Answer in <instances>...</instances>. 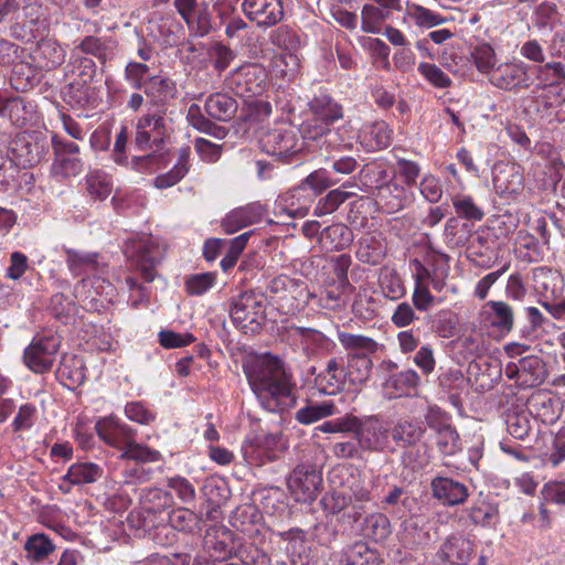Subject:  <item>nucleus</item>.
Segmentation results:
<instances>
[{
    "instance_id": "1",
    "label": "nucleus",
    "mask_w": 565,
    "mask_h": 565,
    "mask_svg": "<svg viewBox=\"0 0 565 565\" xmlns=\"http://www.w3.org/2000/svg\"><path fill=\"white\" fill-rule=\"evenodd\" d=\"M244 373L264 409L282 413L296 405L292 374L279 358L269 353L256 356L244 364Z\"/></svg>"
},
{
    "instance_id": "2",
    "label": "nucleus",
    "mask_w": 565,
    "mask_h": 565,
    "mask_svg": "<svg viewBox=\"0 0 565 565\" xmlns=\"http://www.w3.org/2000/svg\"><path fill=\"white\" fill-rule=\"evenodd\" d=\"M46 136L38 131H22L10 142L8 159L1 158L0 169H28L39 164L49 151Z\"/></svg>"
},
{
    "instance_id": "3",
    "label": "nucleus",
    "mask_w": 565,
    "mask_h": 565,
    "mask_svg": "<svg viewBox=\"0 0 565 565\" xmlns=\"http://www.w3.org/2000/svg\"><path fill=\"white\" fill-rule=\"evenodd\" d=\"M125 255L139 270L142 279L147 282L154 280L156 268L166 255V247L152 236L132 238L125 244Z\"/></svg>"
},
{
    "instance_id": "4",
    "label": "nucleus",
    "mask_w": 565,
    "mask_h": 565,
    "mask_svg": "<svg viewBox=\"0 0 565 565\" xmlns=\"http://www.w3.org/2000/svg\"><path fill=\"white\" fill-rule=\"evenodd\" d=\"M168 114L163 110H148L135 125V146L141 151H159L170 138Z\"/></svg>"
},
{
    "instance_id": "5",
    "label": "nucleus",
    "mask_w": 565,
    "mask_h": 565,
    "mask_svg": "<svg viewBox=\"0 0 565 565\" xmlns=\"http://www.w3.org/2000/svg\"><path fill=\"white\" fill-rule=\"evenodd\" d=\"M266 297L254 290L239 294L232 302L231 318L244 332H259L266 321Z\"/></svg>"
},
{
    "instance_id": "6",
    "label": "nucleus",
    "mask_w": 565,
    "mask_h": 565,
    "mask_svg": "<svg viewBox=\"0 0 565 565\" xmlns=\"http://www.w3.org/2000/svg\"><path fill=\"white\" fill-rule=\"evenodd\" d=\"M61 342V337L57 333L38 334L24 350L25 365L38 374L49 372L54 364Z\"/></svg>"
},
{
    "instance_id": "7",
    "label": "nucleus",
    "mask_w": 565,
    "mask_h": 565,
    "mask_svg": "<svg viewBox=\"0 0 565 565\" xmlns=\"http://www.w3.org/2000/svg\"><path fill=\"white\" fill-rule=\"evenodd\" d=\"M266 83L267 72L256 63L235 68L224 81L226 88L239 97L260 95L265 90Z\"/></svg>"
},
{
    "instance_id": "8",
    "label": "nucleus",
    "mask_w": 565,
    "mask_h": 565,
    "mask_svg": "<svg viewBox=\"0 0 565 565\" xmlns=\"http://www.w3.org/2000/svg\"><path fill=\"white\" fill-rule=\"evenodd\" d=\"M269 290L276 296L280 306L286 307L288 311L300 310L305 308L313 295L309 291L308 284L300 278L279 275L269 284Z\"/></svg>"
},
{
    "instance_id": "9",
    "label": "nucleus",
    "mask_w": 565,
    "mask_h": 565,
    "mask_svg": "<svg viewBox=\"0 0 565 565\" xmlns=\"http://www.w3.org/2000/svg\"><path fill=\"white\" fill-rule=\"evenodd\" d=\"M321 484V472L313 465L307 463L296 466L287 479L291 494L302 503L315 501Z\"/></svg>"
},
{
    "instance_id": "10",
    "label": "nucleus",
    "mask_w": 565,
    "mask_h": 565,
    "mask_svg": "<svg viewBox=\"0 0 565 565\" xmlns=\"http://www.w3.org/2000/svg\"><path fill=\"white\" fill-rule=\"evenodd\" d=\"M260 146L266 153L288 162L302 150L303 143L294 128H276L262 137Z\"/></svg>"
},
{
    "instance_id": "11",
    "label": "nucleus",
    "mask_w": 565,
    "mask_h": 565,
    "mask_svg": "<svg viewBox=\"0 0 565 565\" xmlns=\"http://www.w3.org/2000/svg\"><path fill=\"white\" fill-rule=\"evenodd\" d=\"M530 70L531 67L521 61L505 62L499 64L488 79L491 85L505 92L529 89L533 85Z\"/></svg>"
},
{
    "instance_id": "12",
    "label": "nucleus",
    "mask_w": 565,
    "mask_h": 565,
    "mask_svg": "<svg viewBox=\"0 0 565 565\" xmlns=\"http://www.w3.org/2000/svg\"><path fill=\"white\" fill-rule=\"evenodd\" d=\"M354 439L364 451L380 452L388 446L390 429L376 417H358Z\"/></svg>"
},
{
    "instance_id": "13",
    "label": "nucleus",
    "mask_w": 565,
    "mask_h": 565,
    "mask_svg": "<svg viewBox=\"0 0 565 565\" xmlns=\"http://www.w3.org/2000/svg\"><path fill=\"white\" fill-rule=\"evenodd\" d=\"M142 92L148 110H163L164 114L178 96L177 83L163 75L148 76Z\"/></svg>"
},
{
    "instance_id": "14",
    "label": "nucleus",
    "mask_w": 565,
    "mask_h": 565,
    "mask_svg": "<svg viewBox=\"0 0 565 565\" xmlns=\"http://www.w3.org/2000/svg\"><path fill=\"white\" fill-rule=\"evenodd\" d=\"M52 147L55 156L52 171L55 175L70 178L82 171L83 162L79 158V146L77 143L54 136Z\"/></svg>"
},
{
    "instance_id": "15",
    "label": "nucleus",
    "mask_w": 565,
    "mask_h": 565,
    "mask_svg": "<svg viewBox=\"0 0 565 565\" xmlns=\"http://www.w3.org/2000/svg\"><path fill=\"white\" fill-rule=\"evenodd\" d=\"M493 186L495 192L508 200L515 199L523 192V170L513 162H501L493 168Z\"/></svg>"
},
{
    "instance_id": "16",
    "label": "nucleus",
    "mask_w": 565,
    "mask_h": 565,
    "mask_svg": "<svg viewBox=\"0 0 565 565\" xmlns=\"http://www.w3.org/2000/svg\"><path fill=\"white\" fill-rule=\"evenodd\" d=\"M476 543L463 534H452L445 539L437 556L449 565H468L475 555Z\"/></svg>"
},
{
    "instance_id": "17",
    "label": "nucleus",
    "mask_w": 565,
    "mask_h": 565,
    "mask_svg": "<svg viewBox=\"0 0 565 565\" xmlns=\"http://www.w3.org/2000/svg\"><path fill=\"white\" fill-rule=\"evenodd\" d=\"M245 15L259 26H273L285 15L281 0H244L242 4Z\"/></svg>"
},
{
    "instance_id": "18",
    "label": "nucleus",
    "mask_w": 565,
    "mask_h": 565,
    "mask_svg": "<svg viewBox=\"0 0 565 565\" xmlns=\"http://www.w3.org/2000/svg\"><path fill=\"white\" fill-rule=\"evenodd\" d=\"M347 375L342 358L333 356L313 379L315 387L324 395H337L345 387Z\"/></svg>"
},
{
    "instance_id": "19",
    "label": "nucleus",
    "mask_w": 565,
    "mask_h": 565,
    "mask_svg": "<svg viewBox=\"0 0 565 565\" xmlns=\"http://www.w3.org/2000/svg\"><path fill=\"white\" fill-rule=\"evenodd\" d=\"M431 497L443 505L462 504L469 497L468 487L452 478L436 476L430 480Z\"/></svg>"
},
{
    "instance_id": "20",
    "label": "nucleus",
    "mask_w": 565,
    "mask_h": 565,
    "mask_svg": "<svg viewBox=\"0 0 565 565\" xmlns=\"http://www.w3.org/2000/svg\"><path fill=\"white\" fill-rule=\"evenodd\" d=\"M480 320L500 333L508 334L514 327V310L505 301L490 300L482 306Z\"/></svg>"
},
{
    "instance_id": "21",
    "label": "nucleus",
    "mask_w": 565,
    "mask_h": 565,
    "mask_svg": "<svg viewBox=\"0 0 565 565\" xmlns=\"http://www.w3.org/2000/svg\"><path fill=\"white\" fill-rule=\"evenodd\" d=\"M95 429L106 444L122 450L135 438V430L113 416L99 419Z\"/></svg>"
},
{
    "instance_id": "22",
    "label": "nucleus",
    "mask_w": 565,
    "mask_h": 565,
    "mask_svg": "<svg viewBox=\"0 0 565 565\" xmlns=\"http://www.w3.org/2000/svg\"><path fill=\"white\" fill-rule=\"evenodd\" d=\"M267 210L259 202H253L231 211L222 220L221 226L227 234H233L243 227L255 224L263 220Z\"/></svg>"
},
{
    "instance_id": "23",
    "label": "nucleus",
    "mask_w": 565,
    "mask_h": 565,
    "mask_svg": "<svg viewBox=\"0 0 565 565\" xmlns=\"http://www.w3.org/2000/svg\"><path fill=\"white\" fill-rule=\"evenodd\" d=\"M420 383V377L415 370H405L388 375L383 388L390 399L415 395Z\"/></svg>"
},
{
    "instance_id": "24",
    "label": "nucleus",
    "mask_w": 565,
    "mask_h": 565,
    "mask_svg": "<svg viewBox=\"0 0 565 565\" xmlns=\"http://www.w3.org/2000/svg\"><path fill=\"white\" fill-rule=\"evenodd\" d=\"M469 258L476 267L490 269L499 259L495 241L477 235L468 246Z\"/></svg>"
},
{
    "instance_id": "25",
    "label": "nucleus",
    "mask_w": 565,
    "mask_h": 565,
    "mask_svg": "<svg viewBox=\"0 0 565 565\" xmlns=\"http://www.w3.org/2000/svg\"><path fill=\"white\" fill-rule=\"evenodd\" d=\"M204 109L210 118L220 122H227L235 117L238 103L227 93L216 92L206 97Z\"/></svg>"
},
{
    "instance_id": "26",
    "label": "nucleus",
    "mask_w": 565,
    "mask_h": 565,
    "mask_svg": "<svg viewBox=\"0 0 565 565\" xmlns=\"http://www.w3.org/2000/svg\"><path fill=\"white\" fill-rule=\"evenodd\" d=\"M174 6L190 28L196 26L198 32L205 34L210 30V18L205 2L198 0H174Z\"/></svg>"
},
{
    "instance_id": "27",
    "label": "nucleus",
    "mask_w": 565,
    "mask_h": 565,
    "mask_svg": "<svg viewBox=\"0 0 565 565\" xmlns=\"http://www.w3.org/2000/svg\"><path fill=\"white\" fill-rule=\"evenodd\" d=\"M425 434L426 427L423 423L407 418L398 419L390 430V436L401 448L418 445Z\"/></svg>"
},
{
    "instance_id": "28",
    "label": "nucleus",
    "mask_w": 565,
    "mask_h": 565,
    "mask_svg": "<svg viewBox=\"0 0 565 565\" xmlns=\"http://www.w3.org/2000/svg\"><path fill=\"white\" fill-rule=\"evenodd\" d=\"M349 498L350 502L345 503L340 521L343 524L352 526L365 513L366 505L371 502L372 498L370 490L360 483L350 487Z\"/></svg>"
},
{
    "instance_id": "29",
    "label": "nucleus",
    "mask_w": 565,
    "mask_h": 565,
    "mask_svg": "<svg viewBox=\"0 0 565 565\" xmlns=\"http://www.w3.org/2000/svg\"><path fill=\"white\" fill-rule=\"evenodd\" d=\"M263 516L259 510L253 504H244L233 511L231 525L249 537L258 536L262 532Z\"/></svg>"
},
{
    "instance_id": "30",
    "label": "nucleus",
    "mask_w": 565,
    "mask_h": 565,
    "mask_svg": "<svg viewBox=\"0 0 565 565\" xmlns=\"http://www.w3.org/2000/svg\"><path fill=\"white\" fill-rule=\"evenodd\" d=\"M352 242V230L342 223L324 227L318 239L321 249L326 252L343 250L348 248Z\"/></svg>"
},
{
    "instance_id": "31",
    "label": "nucleus",
    "mask_w": 565,
    "mask_h": 565,
    "mask_svg": "<svg viewBox=\"0 0 565 565\" xmlns=\"http://www.w3.org/2000/svg\"><path fill=\"white\" fill-rule=\"evenodd\" d=\"M532 99L535 104L536 113L543 117L552 108L565 102V83L548 84L544 88H533Z\"/></svg>"
},
{
    "instance_id": "32",
    "label": "nucleus",
    "mask_w": 565,
    "mask_h": 565,
    "mask_svg": "<svg viewBox=\"0 0 565 565\" xmlns=\"http://www.w3.org/2000/svg\"><path fill=\"white\" fill-rule=\"evenodd\" d=\"M373 369V361L370 355L359 353L347 354V366L344 367L347 380L353 386H363L370 380Z\"/></svg>"
},
{
    "instance_id": "33",
    "label": "nucleus",
    "mask_w": 565,
    "mask_h": 565,
    "mask_svg": "<svg viewBox=\"0 0 565 565\" xmlns=\"http://www.w3.org/2000/svg\"><path fill=\"white\" fill-rule=\"evenodd\" d=\"M310 115L322 120L330 126L343 117V109L329 95L322 94L315 96L308 104Z\"/></svg>"
},
{
    "instance_id": "34",
    "label": "nucleus",
    "mask_w": 565,
    "mask_h": 565,
    "mask_svg": "<svg viewBox=\"0 0 565 565\" xmlns=\"http://www.w3.org/2000/svg\"><path fill=\"white\" fill-rule=\"evenodd\" d=\"M341 565H381L382 558L376 550L364 542H356L342 554Z\"/></svg>"
},
{
    "instance_id": "35",
    "label": "nucleus",
    "mask_w": 565,
    "mask_h": 565,
    "mask_svg": "<svg viewBox=\"0 0 565 565\" xmlns=\"http://www.w3.org/2000/svg\"><path fill=\"white\" fill-rule=\"evenodd\" d=\"M531 412L545 425H553L561 416L559 401L548 395H535L530 399Z\"/></svg>"
},
{
    "instance_id": "36",
    "label": "nucleus",
    "mask_w": 565,
    "mask_h": 565,
    "mask_svg": "<svg viewBox=\"0 0 565 565\" xmlns=\"http://www.w3.org/2000/svg\"><path fill=\"white\" fill-rule=\"evenodd\" d=\"M361 531L373 542L383 543L392 533L390 519L380 512L371 513L364 519Z\"/></svg>"
},
{
    "instance_id": "37",
    "label": "nucleus",
    "mask_w": 565,
    "mask_h": 565,
    "mask_svg": "<svg viewBox=\"0 0 565 565\" xmlns=\"http://www.w3.org/2000/svg\"><path fill=\"white\" fill-rule=\"evenodd\" d=\"M338 340L348 353L371 355L379 351V343L370 337L345 331L338 332Z\"/></svg>"
},
{
    "instance_id": "38",
    "label": "nucleus",
    "mask_w": 565,
    "mask_h": 565,
    "mask_svg": "<svg viewBox=\"0 0 565 565\" xmlns=\"http://www.w3.org/2000/svg\"><path fill=\"white\" fill-rule=\"evenodd\" d=\"M173 503L172 494L160 488L146 489L140 498L142 510L149 514L161 513L171 508Z\"/></svg>"
},
{
    "instance_id": "39",
    "label": "nucleus",
    "mask_w": 565,
    "mask_h": 565,
    "mask_svg": "<svg viewBox=\"0 0 565 565\" xmlns=\"http://www.w3.org/2000/svg\"><path fill=\"white\" fill-rule=\"evenodd\" d=\"M204 522L203 509L194 512L188 508H178L169 513L170 525L182 532H194L201 530V523Z\"/></svg>"
},
{
    "instance_id": "40",
    "label": "nucleus",
    "mask_w": 565,
    "mask_h": 565,
    "mask_svg": "<svg viewBox=\"0 0 565 565\" xmlns=\"http://www.w3.org/2000/svg\"><path fill=\"white\" fill-rule=\"evenodd\" d=\"M404 188L394 182H386L376 188V200L387 213H394L404 207Z\"/></svg>"
},
{
    "instance_id": "41",
    "label": "nucleus",
    "mask_w": 565,
    "mask_h": 565,
    "mask_svg": "<svg viewBox=\"0 0 565 565\" xmlns=\"http://www.w3.org/2000/svg\"><path fill=\"white\" fill-rule=\"evenodd\" d=\"M66 264L74 276H81L97 269L98 254L94 252H81L72 248L65 249Z\"/></svg>"
},
{
    "instance_id": "42",
    "label": "nucleus",
    "mask_w": 565,
    "mask_h": 565,
    "mask_svg": "<svg viewBox=\"0 0 565 565\" xmlns=\"http://www.w3.org/2000/svg\"><path fill=\"white\" fill-rule=\"evenodd\" d=\"M189 124L198 131L204 132L218 140L227 136V129L223 126L216 125L212 118L204 116L198 105L190 106L188 111Z\"/></svg>"
},
{
    "instance_id": "43",
    "label": "nucleus",
    "mask_w": 565,
    "mask_h": 565,
    "mask_svg": "<svg viewBox=\"0 0 565 565\" xmlns=\"http://www.w3.org/2000/svg\"><path fill=\"white\" fill-rule=\"evenodd\" d=\"M515 370L521 372L523 383L529 386L540 385L545 380V364L540 356L529 355L521 358Z\"/></svg>"
},
{
    "instance_id": "44",
    "label": "nucleus",
    "mask_w": 565,
    "mask_h": 565,
    "mask_svg": "<svg viewBox=\"0 0 565 565\" xmlns=\"http://www.w3.org/2000/svg\"><path fill=\"white\" fill-rule=\"evenodd\" d=\"M353 290V285H347L345 287H342V282L333 280L327 285L324 295L320 298V305L328 310L340 309L347 305Z\"/></svg>"
},
{
    "instance_id": "45",
    "label": "nucleus",
    "mask_w": 565,
    "mask_h": 565,
    "mask_svg": "<svg viewBox=\"0 0 565 565\" xmlns=\"http://www.w3.org/2000/svg\"><path fill=\"white\" fill-rule=\"evenodd\" d=\"M103 469L93 462H77L72 465L63 477L64 482L71 484L93 483L102 477Z\"/></svg>"
},
{
    "instance_id": "46",
    "label": "nucleus",
    "mask_w": 565,
    "mask_h": 565,
    "mask_svg": "<svg viewBox=\"0 0 565 565\" xmlns=\"http://www.w3.org/2000/svg\"><path fill=\"white\" fill-rule=\"evenodd\" d=\"M392 11H388L374 3H366L361 11V29L365 33L376 34L381 31L383 22L391 18Z\"/></svg>"
},
{
    "instance_id": "47",
    "label": "nucleus",
    "mask_w": 565,
    "mask_h": 565,
    "mask_svg": "<svg viewBox=\"0 0 565 565\" xmlns=\"http://www.w3.org/2000/svg\"><path fill=\"white\" fill-rule=\"evenodd\" d=\"M289 331L291 337L300 342L307 355L312 354L316 349L322 347L327 341V337L321 331L313 328L291 324Z\"/></svg>"
},
{
    "instance_id": "48",
    "label": "nucleus",
    "mask_w": 565,
    "mask_h": 565,
    "mask_svg": "<svg viewBox=\"0 0 565 565\" xmlns=\"http://www.w3.org/2000/svg\"><path fill=\"white\" fill-rule=\"evenodd\" d=\"M470 58L478 72L486 75L488 78L497 67V54L489 43L482 42L472 46Z\"/></svg>"
},
{
    "instance_id": "49",
    "label": "nucleus",
    "mask_w": 565,
    "mask_h": 565,
    "mask_svg": "<svg viewBox=\"0 0 565 565\" xmlns=\"http://www.w3.org/2000/svg\"><path fill=\"white\" fill-rule=\"evenodd\" d=\"M36 54L42 61L41 67L49 71L58 67L65 61L64 49L53 40H42L38 45Z\"/></svg>"
},
{
    "instance_id": "50",
    "label": "nucleus",
    "mask_w": 565,
    "mask_h": 565,
    "mask_svg": "<svg viewBox=\"0 0 565 565\" xmlns=\"http://www.w3.org/2000/svg\"><path fill=\"white\" fill-rule=\"evenodd\" d=\"M334 412L335 405L333 402L309 403L296 412L295 418L302 425H310L333 415Z\"/></svg>"
},
{
    "instance_id": "51",
    "label": "nucleus",
    "mask_w": 565,
    "mask_h": 565,
    "mask_svg": "<svg viewBox=\"0 0 565 565\" xmlns=\"http://www.w3.org/2000/svg\"><path fill=\"white\" fill-rule=\"evenodd\" d=\"M439 386L449 393L452 404L460 401V393L467 387L468 379L460 370H448L438 377Z\"/></svg>"
},
{
    "instance_id": "52",
    "label": "nucleus",
    "mask_w": 565,
    "mask_h": 565,
    "mask_svg": "<svg viewBox=\"0 0 565 565\" xmlns=\"http://www.w3.org/2000/svg\"><path fill=\"white\" fill-rule=\"evenodd\" d=\"M537 83L533 88H544L548 84H563L565 83V67L561 62L545 63L535 68Z\"/></svg>"
},
{
    "instance_id": "53",
    "label": "nucleus",
    "mask_w": 565,
    "mask_h": 565,
    "mask_svg": "<svg viewBox=\"0 0 565 565\" xmlns=\"http://www.w3.org/2000/svg\"><path fill=\"white\" fill-rule=\"evenodd\" d=\"M379 281L383 295L391 300H398L406 294L403 280L395 269L385 268Z\"/></svg>"
},
{
    "instance_id": "54",
    "label": "nucleus",
    "mask_w": 565,
    "mask_h": 565,
    "mask_svg": "<svg viewBox=\"0 0 565 565\" xmlns=\"http://www.w3.org/2000/svg\"><path fill=\"white\" fill-rule=\"evenodd\" d=\"M429 533L424 530L422 520L418 518L409 519L403 524L401 540L406 546H420L429 542Z\"/></svg>"
},
{
    "instance_id": "55",
    "label": "nucleus",
    "mask_w": 565,
    "mask_h": 565,
    "mask_svg": "<svg viewBox=\"0 0 565 565\" xmlns=\"http://www.w3.org/2000/svg\"><path fill=\"white\" fill-rule=\"evenodd\" d=\"M57 373L62 379L68 381V383H65L68 386L81 385L85 379L83 362L77 356L64 358L61 361Z\"/></svg>"
},
{
    "instance_id": "56",
    "label": "nucleus",
    "mask_w": 565,
    "mask_h": 565,
    "mask_svg": "<svg viewBox=\"0 0 565 565\" xmlns=\"http://www.w3.org/2000/svg\"><path fill=\"white\" fill-rule=\"evenodd\" d=\"M437 447L444 456H452L461 450L458 431L450 424L437 431Z\"/></svg>"
},
{
    "instance_id": "57",
    "label": "nucleus",
    "mask_w": 565,
    "mask_h": 565,
    "mask_svg": "<svg viewBox=\"0 0 565 565\" xmlns=\"http://www.w3.org/2000/svg\"><path fill=\"white\" fill-rule=\"evenodd\" d=\"M160 457L161 455L158 450L136 443L135 438L124 448L120 455L121 459L134 460L138 463L156 462Z\"/></svg>"
},
{
    "instance_id": "58",
    "label": "nucleus",
    "mask_w": 565,
    "mask_h": 565,
    "mask_svg": "<svg viewBox=\"0 0 565 565\" xmlns=\"http://www.w3.org/2000/svg\"><path fill=\"white\" fill-rule=\"evenodd\" d=\"M86 185L89 195L100 201L107 199L113 190L109 178L99 171H94L87 175Z\"/></svg>"
},
{
    "instance_id": "59",
    "label": "nucleus",
    "mask_w": 565,
    "mask_h": 565,
    "mask_svg": "<svg viewBox=\"0 0 565 565\" xmlns=\"http://www.w3.org/2000/svg\"><path fill=\"white\" fill-rule=\"evenodd\" d=\"M454 209L459 217L470 221H481L483 211L476 204L475 200L465 194H457L452 198Z\"/></svg>"
},
{
    "instance_id": "60",
    "label": "nucleus",
    "mask_w": 565,
    "mask_h": 565,
    "mask_svg": "<svg viewBox=\"0 0 565 565\" xmlns=\"http://www.w3.org/2000/svg\"><path fill=\"white\" fill-rule=\"evenodd\" d=\"M351 195L352 193L341 189L331 190L326 196L318 201L315 207V215L323 216L335 212Z\"/></svg>"
},
{
    "instance_id": "61",
    "label": "nucleus",
    "mask_w": 565,
    "mask_h": 565,
    "mask_svg": "<svg viewBox=\"0 0 565 565\" xmlns=\"http://www.w3.org/2000/svg\"><path fill=\"white\" fill-rule=\"evenodd\" d=\"M406 12L415 24L422 28H433L444 22L438 13L419 4H408Z\"/></svg>"
},
{
    "instance_id": "62",
    "label": "nucleus",
    "mask_w": 565,
    "mask_h": 565,
    "mask_svg": "<svg viewBox=\"0 0 565 565\" xmlns=\"http://www.w3.org/2000/svg\"><path fill=\"white\" fill-rule=\"evenodd\" d=\"M279 437L276 435H266L257 437L252 444L253 452L259 458V465L273 462L278 459V454L273 449L278 443Z\"/></svg>"
},
{
    "instance_id": "63",
    "label": "nucleus",
    "mask_w": 565,
    "mask_h": 565,
    "mask_svg": "<svg viewBox=\"0 0 565 565\" xmlns=\"http://www.w3.org/2000/svg\"><path fill=\"white\" fill-rule=\"evenodd\" d=\"M270 42L281 50L291 52L300 47L299 35L288 25H280L270 34Z\"/></svg>"
},
{
    "instance_id": "64",
    "label": "nucleus",
    "mask_w": 565,
    "mask_h": 565,
    "mask_svg": "<svg viewBox=\"0 0 565 565\" xmlns=\"http://www.w3.org/2000/svg\"><path fill=\"white\" fill-rule=\"evenodd\" d=\"M458 318L451 310H440L434 316L433 327L441 338H451L456 334Z\"/></svg>"
}]
</instances>
